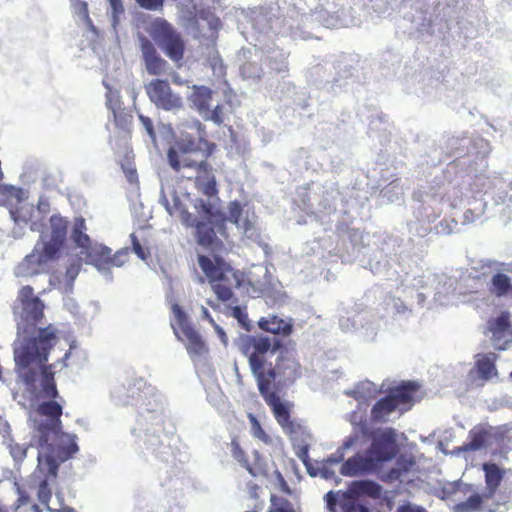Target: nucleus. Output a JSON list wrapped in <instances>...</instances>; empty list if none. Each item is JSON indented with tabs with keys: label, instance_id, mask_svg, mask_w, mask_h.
<instances>
[{
	"label": "nucleus",
	"instance_id": "f257e3e1",
	"mask_svg": "<svg viewBox=\"0 0 512 512\" xmlns=\"http://www.w3.org/2000/svg\"><path fill=\"white\" fill-rule=\"evenodd\" d=\"M57 333V329L49 324L14 349L15 365L22 382L28 388H34L40 376L41 398H60L55 381L56 363H47L50 351L58 341Z\"/></svg>",
	"mask_w": 512,
	"mask_h": 512
},
{
	"label": "nucleus",
	"instance_id": "f03ea898",
	"mask_svg": "<svg viewBox=\"0 0 512 512\" xmlns=\"http://www.w3.org/2000/svg\"><path fill=\"white\" fill-rule=\"evenodd\" d=\"M36 408L41 419L36 425L39 452L56 453L60 460H68L78 452L76 436L64 433L61 416L63 415L64 400L60 398H47Z\"/></svg>",
	"mask_w": 512,
	"mask_h": 512
},
{
	"label": "nucleus",
	"instance_id": "7ed1b4c3",
	"mask_svg": "<svg viewBox=\"0 0 512 512\" xmlns=\"http://www.w3.org/2000/svg\"><path fill=\"white\" fill-rule=\"evenodd\" d=\"M228 217L221 215L219 219L197 220L193 219L190 227L194 228V236L198 245L212 251H220L224 248L223 241L217 236L216 230L224 239L228 238L226 231V222L229 220L235 224L244 234H248L254 229L253 222L248 216L243 217V208L239 201L235 200L229 203Z\"/></svg>",
	"mask_w": 512,
	"mask_h": 512
},
{
	"label": "nucleus",
	"instance_id": "20e7f679",
	"mask_svg": "<svg viewBox=\"0 0 512 512\" xmlns=\"http://www.w3.org/2000/svg\"><path fill=\"white\" fill-rule=\"evenodd\" d=\"M281 348L282 341L278 338L272 340L265 335H243L239 338L238 349L247 358L258 388L267 385L266 373L272 365L270 358Z\"/></svg>",
	"mask_w": 512,
	"mask_h": 512
},
{
	"label": "nucleus",
	"instance_id": "39448f33",
	"mask_svg": "<svg viewBox=\"0 0 512 512\" xmlns=\"http://www.w3.org/2000/svg\"><path fill=\"white\" fill-rule=\"evenodd\" d=\"M198 265L219 301L237 303V298L234 297L233 292L241 285L237 270L217 255L212 258L206 255H198Z\"/></svg>",
	"mask_w": 512,
	"mask_h": 512
},
{
	"label": "nucleus",
	"instance_id": "423d86ee",
	"mask_svg": "<svg viewBox=\"0 0 512 512\" xmlns=\"http://www.w3.org/2000/svg\"><path fill=\"white\" fill-rule=\"evenodd\" d=\"M420 388L416 381H402L399 385L391 387L387 394L372 406L370 421L373 424L385 423L392 413L407 412L413 406Z\"/></svg>",
	"mask_w": 512,
	"mask_h": 512
},
{
	"label": "nucleus",
	"instance_id": "0eeeda50",
	"mask_svg": "<svg viewBox=\"0 0 512 512\" xmlns=\"http://www.w3.org/2000/svg\"><path fill=\"white\" fill-rule=\"evenodd\" d=\"M216 145L202 137L195 138L192 135H182L174 141L167 151V160L170 167L176 173L183 169H191L197 161L193 158L198 153L202 157L209 158L215 151Z\"/></svg>",
	"mask_w": 512,
	"mask_h": 512
},
{
	"label": "nucleus",
	"instance_id": "6e6552de",
	"mask_svg": "<svg viewBox=\"0 0 512 512\" xmlns=\"http://www.w3.org/2000/svg\"><path fill=\"white\" fill-rule=\"evenodd\" d=\"M165 55L175 63L184 58L186 44L182 35L165 19H155L148 30Z\"/></svg>",
	"mask_w": 512,
	"mask_h": 512
},
{
	"label": "nucleus",
	"instance_id": "1a4fd4ad",
	"mask_svg": "<svg viewBox=\"0 0 512 512\" xmlns=\"http://www.w3.org/2000/svg\"><path fill=\"white\" fill-rule=\"evenodd\" d=\"M174 322L171 327L177 339L185 344L190 357H200L208 352V347L199 332L190 323L188 316L178 305L172 306Z\"/></svg>",
	"mask_w": 512,
	"mask_h": 512
},
{
	"label": "nucleus",
	"instance_id": "9d476101",
	"mask_svg": "<svg viewBox=\"0 0 512 512\" xmlns=\"http://www.w3.org/2000/svg\"><path fill=\"white\" fill-rule=\"evenodd\" d=\"M278 351L275 366L269 365L268 373H266L268 388H271L272 382L277 377L281 378L284 383H294L302 376V366L295 349H290L282 344V348Z\"/></svg>",
	"mask_w": 512,
	"mask_h": 512
},
{
	"label": "nucleus",
	"instance_id": "9b49d317",
	"mask_svg": "<svg viewBox=\"0 0 512 512\" xmlns=\"http://www.w3.org/2000/svg\"><path fill=\"white\" fill-rule=\"evenodd\" d=\"M37 459L38 464L34 472L35 476L40 480L37 496L39 501L48 508V503L52 496L50 485L57 478L60 464L66 460H60L56 453L51 452H39Z\"/></svg>",
	"mask_w": 512,
	"mask_h": 512
},
{
	"label": "nucleus",
	"instance_id": "f8f14e48",
	"mask_svg": "<svg viewBox=\"0 0 512 512\" xmlns=\"http://www.w3.org/2000/svg\"><path fill=\"white\" fill-rule=\"evenodd\" d=\"M44 309V302L35 295L32 286L25 285L18 290L13 312L24 324L35 327L44 318Z\"/></svg>",
	"mask_w": 512,
	"mask_h": 512
},
{
	"label": "nucleus",
	"instance_id": "ddd939ff",
	"mask_svg": "<svg viewBox=\"0 0 512 512\" xmlns=\"http://www.w3.org/2000/svg\"><path fill=\"white\" fill-rule=\"evenodd\" d=\"M258 390L266 404L270 407L275 420L286 435L294 439L302 432L303 427L298 422L291 419L290 405L283 403L276 391L268 388L267 385H262Z\"/></svg>",
	"mask_w": 512,
	"mask_h": 512
},
{
	"label": "nucleus",
	"instance_id": "4468645a",
	"mask_svg": "<svg viewBox=\"0 0 512 512\" xmlns=\"http://www.w3.org/2000/svg\"><path fill=\"white\" fill-rule=\"evenodd\" d=\"M55 253H48L47 248L37 242L32 252L26 255L16 266L14 274L16 277L28 278L44 272L48 264L59 258Z\"/></svg>",
	"mask_w": 512,
	"mask_h": 512
},
{
	"label": "nucleus",
	"instance_id": "2eb2a0df",
	"mask_svg": "<svg viewBox=\"0 0 512 512\" xmlns=\"http://www.w3.org/2000/svg\"><path fill=\"white\" fill-rule=\"evenodd\" d=\"M146 93L152 103L166 111H175L183 108L182 97L173 92L167 80L153 79L145 87Z\"/></svg>",
	"mask_w": 512,
	"mask_h": 512
},
{
	"label": "nucleus",
	"instance_id": "dca6fc26",
	"mask_svg": "<svg viewBox=\"0 0 512 512\" xmlns=\"http://www.w3.org/2000/svg\"><path fill=\"white\" fill-rule=\"evenodd\" d=\"M373 440L367 454L380 465L392 460L396 455V432L393 428L376 430L372 433Z\"/></svg>",
	"mask_w": 512,
	"mask_h": 512
},
{
	"label": "nucleus",
	"instance_id": "f3484780",
	"mask_svg": "<svg viewBox=\"0 0 512 512\" xmlns=\"http://www.w3.org/2000/svg\"><path fill=\"white\" fill-rule=\"evenodd\" d=\"M69 224L68 218L60 214H53L49 218V233L47 235L42 233L39 241L40 244L47 248L48 253L61 255L66 243Z\"/></svg>",
	"mask_w": 512,
	"mask_h": 512
},
{
	"label": "nucleus",
	"instance_id": "a211bd4d",
	"mask_svg": "<svg viewBox=\"0 0 512 512\" xmlns=\"http://www.w3.org/2000/svg\"><path fill=\"white\" fill-rule=\"evenodd\" d=\"M207 159L208 158L203 157L201 160L197 161L196 165L191 169H194L196 172L194 178L196 188L205 196L212 198L218 195V188L213 168Z\"/></svg>",
	"mask_w": 512,
	"mask_h": 512
},
{
	"label": "nucleus",
	"instance_id": "6ab92c4d",
	"mask_svg": "<svg viewBox=\"0 0 512 512\" xmlns=\"http://www.w3.org/2000/svg\"><path fill=\"white\" fill-rule=\"evenodd\" d=\"M231 453L234 459L240 463L252 476H267L268 467L267 463L256 450L253 451V462H250L246 457L245 451L241 448L237 439L231 441Z\"/></svg>",
	"mask_w": 512,
	"mask_h": 512
},
{
	"label": "nucleus",
	"instance_id": "aec40b11",
	"mask_svg": "<svg viewBox=\"0 0 512 512\" xmlns=\"http://www.w3.org/2000/svg\"><path fill=\"white\" fill-rule=\"evenodd\" d=\"M380 467L369 456V454L356 453L352 457L343 462L340 473L346 477H355L376 472Z\"/></svg>",
	"mask_w": 512,
	"mask_h": 512
},
{
	"label": "nucleus",
	"instance_id": "412c9836",
	"mask_svg": "<svg viewBox=\"0 0 512 512\" xmlns=\"http://www.w3.org/2000/svg\"><path fill=\"white\" fill-rule=\"evenodd\" d=\"M140 47L147 72L155 76L163 74L167 68V62L159 55L154 44L142 37Z\"/></svg>",
	"mask_w": 512,
	"mask_h": 512
},
{
	"label": "nucleus",
	"instance_id": "4be33fe9",
	"mask_svg": "<svg viewBox=\"0 0 512 512\" xmlns=\"http://www.w3.org/2000/svg\"><path fill=\"white\" fill-rule=\"evenodd\" d=\"M490 438L491 431L482 425H477L469 431L468 442L464 443L460 450L464 452L481 450L487 446Z\"/></svg>",
	"mask_w": 512,
	"mask_h": 512
},
{
	"label": "nucleus",
	"instance_id": "5701e85b",
	"mask_svg": "<svg viewBox=\"0 0 512 512\" xmlns=\"http://www.w3.org/2000/svg\"><path fill=\"white\" fill-rule=\"evenodd\" d=\"M111 252L107 246L92 244L83 254L87 263L94 265L98 270H108Z\"/></svg>",
	"mask_w": 512,
	"mask_h": 512
},
{
	"label": "nucleus",
	"instance_id": "b1692460",
	"mask_svg": "<svg viewBox=\"0 0 512 512\" xmlns=\"http://www.w3.org/2000/svg\"><path fill=\"white\" fill-rule=\"evenodd\" d=\"M258 326L261 330L274 335L289 336L293 331L292 324L278 316L262 317L258 321Z\"/></svg>",
	"mask_w": 512,
	"mask_h": 512
},
{
	"label": "nucleus",
	"instance_id": "393cba45",
	"mask_svg": "<svg viewBox=\"0 0 512 512\" xmlns=\"http://www.w3.org/2000/svg\"><path fill=\"white\" fill-rule=\"evenodd\" d=\"M87 226L83 217H77L73 221L71 230V239L75 245L84 253L93 244L91 238L86 233Z\"/></svg>",
	"mask_w": 512,
	"mask_h": 512
},
{
	"label": "nucleus",
	"instance_id": "a878e982",
	"mask_svg": "<svg viewBox=\"0 0 512 512\" xmlns=\"http://www.w3.org/2000/svg\"><path fill=\"white\" fill-rule=\"evenodd\" d=\"M162 203L171 216H177L181 219L183 225L187 227L193 224V219L195 217H193V215L187 210L179 196L174 194L172 196V203H170L168 199H164Z\"/></svg>",
	"mask_w": 512,
	"mask_h": 512
},
{
	"label": "nucleus",
	"instance_id": "bb28decb",
	"mask_svg": "<svg viewBox=\"0 0 512 512\" xmlns=\"http://www.w3.org/2000/svg\"><path fill=\"white\" fill-rule=\"evenodd\" d=\"M482 469L485 473L488 497H492L503 480L504 472L495 463H484Z\"/></svg>",
	"mask_w": 512,
	"mask_h": 512
},
{
	"label": "nucleus",
	"instance_id": "cd10ccee",
	"mask_svg": "<svg viewBox=\"0 0 512 512\" xmlns=\"http://www.w3.org/2000/svg\"><path fill=\"white\" fill-rule=\"evenodd\" d=\"M107 87L108 92L106 94V106L112 111L116 125L124 126L125 124L130 123L132 116L126 114L122 115L120 113L121 101L119 93L113 92L109 86Z\"/></svg>",
	"mask_w": 512,
	"mask_h": 512
},
{
	"label": "nucleus",
	"instance_id": "c85d7f7f",
	"mask_svg": "<svg viewBox=\"0 0 512 512\" xmlns=\"http://www.w3.org/2000/svg\"><path fill=\"white\" fill-rule=\"evenodd\" d=\"M33 213L34 207L28 203H19V205L10 210V214L16 224L20 225L31 223L30 229L32 231H38L39 226L36 222L32 221Z\"/></svg>",
	"mask_w": 512,
	"mask_h": 512
},
{
	"label": "nucleus",
	"instance_id": "c756f323",
	"mask_svg": "<svg viewBox=\"0 0 512 512\" xmlns=\"http://www.w3.org/2000/svg\"><path fill=\"white\" fill-rule=\"evenodd\" d=\"M350 493H354L356 495H365L373 499H379L382 495V486L372 480L355 481L351 486Z\"/></svg>",
	"mask_w": 512,
	"mask_h": 512
},
{
	"label": "nucleus",
	"instance_id": "7c9ffc66",
	"mask_svg": "<svg viewBox=\"0 0 512 512\" xmlns=\"http://www.w3.org/2000/svg\"><path fill=\"white\" fill-rule=\"evenodd\" d=\"M212 90L206 86H194L191 101L199 112L209 111Z\"/></svg>",
	"mask_w": 512,
	"mask_h": 512
},
{
	"label": "nucleus",
	"instance_id": "2f4dec72",
	"mask_svg": "<svg viewBox=\"0 0 512 512\" xmlns=\"http://www.w3.org/2000/svg\"><path fill=\"white\" fill-rule=\"evenodd\" d=\"M491 292L498 297H502L507 294L512 295V284L510 282V278L503 273L495 274L491 279Z\"/></svg>",
	"mask_w": 512,
	"mask_h": 512
},
{
	"label": "nucleus",
	"instance_id": "473e14b6",
	"mask_svg": "<svg viewBox=\"0 0 512 512\" xmlns=\"http://www.w3.org/2000/svg\"><path fill=\"white\" fill-rule=\"evenodd\" d=\"M358 441V435L353 434L345 438L342 445L337 449V451L329 456L326 460H324V464L329 466L336 465L343 461L344 453L349 448L353 447Z\"/></svg>",
	"mask_w": 512,
	"mask_h": 512
},
{
	"label": "nucleus",
	"instance_id": "72a5a7b5",
	"mask_svg": "<svg viewBox=\"0 0 512 512\" xmlns=\"http://www.w3.org/2000/svg\"><path fill=\"white\" fill-rule=\"evenodd\" d=\"M476 369L482 380H489L497 375V370L494 361L488 356L484 355L476 361Z\"/></svg>",
	"mask_w": 512,
	"mask_h": 512
},
{
	"label": "nucleus",
	"instance_id": "f704fd0d",
	"mask_svg": "<svg viewBox=\"0 0 512 512\" xmlns=\"http://www.w3.org/2000/svg\"><path fill=\"white\" fill-rule=\"evenodd\" d=\"M248 419L251 425V434L254 438L260 440L266 445H272L273 444V438L263 429L261 423L257 419V417L249 413Z\"/></svg>",
	"mask_w": 512,
	"mask_h": 512
},
{
	"label": "nucleus",
	"instance_id": "c9c22d12",
	"mask_svg": "<svg viewBox=\"0 0 512 512\" xmlns=\"http://www.w3.org/2000/svg\"><path fill=\"white\" fill-rule=\"evenodd\" d=\"M342 512H369L367 507L357 502L350 492H342L340 497Z\"/></svg>",
	"mask_w": 512,
	"mask_h": 512
},
{
	"label": "nucleus",
	"instance_id": "e433bc0d",
	"mask_svg": "<svg viewBox=\"0 0 512 512\" xmlns=\"http://www.w3.org/2000/svg\"><path fill=\"white\" fill-rule=\"evenodd\" d=\"M268 512H297L293 503L285 497L272 494Z\"/></svg>",
	"mask_w": 512,
	"mask_h": 512
},
{
	"label": "nucleus",
	"instance_id": "4c0bfd02",
	"mask_svg": "<svg viewBox=\"0 0 512 512\" xmlns=\"http://www.w3.org/2000/svg\"><path fill=\"white\" fill-rule=\"evenodd\" d=\"M483 498L479 494L470 495L465 501L456 505L459 512H477L481 509Z\"/></svg>",
	"mask_w": 512,
	"mask_h": 512
},
{
	"label": "nucleus",
	"instance_id": "58836bf2",
	"mask_svg": "<svg viewBox=\"0 0 512 512\" xmlns=\"http://www.w3.org/2000/svg\"><path fill=\"white\" fill-rule=\"evenodd\" d=\"M510 326L508 314H501L495 319L489 321V330L493 335H501L508 330Z\"/></svg>",
	"mask_w": 512,
	"mask_h": 512
},
{
	"label": "nucleus",
	"instance_id": "ea45409f",
	"mask_svg": "<svg viewBox=\"0 0 512 512\" xmlns=\"http://www.w3.org/2000/svg\"><path fill=\"white\" fill-rule=\"evenodd\" d=\"M193 206L199 215L204 216L206 219L214 218L215 214L213 211V206L210 203H207L205 200L197 198L194 200Z\"/></svg>",
	"mask_w": 512,
	"mask_h": 512
},
{
	"label": "nucleus",
	"instance_id": "a19ab883",
	"mask_svg": "<svg viewBox=\"0 0 512 512\" xmlns=\"http://www.w3.org/2000/svg\"><path fill=\"white\" fill-rule=\"evenodd\" d=\"M232 316L237 319L239 324L245 328L246 330H249L250 328V321L248 318L247 312L242 309L240 306L235 305L232 307Z\"/></svg>",
	"mask_w": 512,
	"mask_h": 512
},
{
	"label": "nucleus",
	"instance_id": "79ce46f5",
	"mask_svg": "<svg viewBox=\"0 0 512 512\" xmlns=\"http://www.w3.org/2000/svg\"><path fill=\"white\" fill-rule=\"evenodd\" d=\"M135 2L145 10L161 11L164 7L165 0H135Z\"/></svg>",
	"mask_w": 512,
	"mask_h": 512
},
{
	"label": "nucleus",
	"instance_id": "37998d69",
	"mask_svg": "<svg viewBox=\"0 0 512 512\" xmlns=\"http://www.w3.org/2000/svg\"><path fill=\"white\" fill-rule=\"evenodd\" d=\"M128 259L127 250H119L114 255H110L109 261V269L111 267H120L122 266Z\"/></svg>",
	"mask_w": 512,
	"mask_h": 512
},
{
	"label": "nucleus",
	"instance_id": "c03bdc74",
	"mask_svg": "<svg viewBox=\"0 0 512 512\" xmlns=\"http://www.w3.org/2000/svg\"><path fill=\"white\" fill-rule=\"evenodd\" d=\"M81 268V263L79 261L70 264L65 272V277L67 278L69 285L72 286L74 280L78 276Z\"/></svg>",
	"mask_w": 512,
	"mask_h": 512
},
{
	"label": "nucleus",
	"instance_id": "a18cd8bd",
	"mask_svg": "<svg viewBox=\"0 0 512 512\" xmlns=\"http://www.w3.org/2000/svg\"><path fill=\"white\" fill-rule=\"evenodd\" d=\"M416 462L413 458L401 457L397 460L396 467L399 468L402 475L407 474L414 466Z\"/></svg>",
	"mask_w": 512,
	"mask_h": 512
},
{
	"label": "nucleus",
	"instance_id": "49530a36",
	"mask_svg": "<svg viewBox=\"0 0 512 512\" xmlns=\"http://www.w3.org/2000/svg\"><path fill=\"white\" fill-rule=\"evenodd\" d=\"M211 120L216 125L220 126L224 122V109L222 105H217L214 109L210 111V115L207 118Z\"/></svg>",
	"mask_w": 512,
	"mask_h": 512
},
{
	"label": "nucleus",
	"instance_id": "de8ad7c7",
	"mask_svg": "<svg viewBox=\"0 0 512 512\" xmlns=\"http://www.w3.org/2000/svg\"><path fill=\"white\" fill-rule=\"evenodd\" d=\"M340 497H341V494H339V492L334 493L333 491H329L325 495L327 508L329 509L330 512H336L337 504L340 505Z\"/></svg>",
	"mask_w": 512,
	"mask_h": 512
},
{
	"label": "nucleus",
	"instance_id": "09e8293b",
	"mask_svg": "<svg viewBox=\"0 0 512 512\" xmlns=\"http://www.w3.org/2000/svg\"><path fill=\"white\" fill-rule=\"evenodd\" d=\"M139 119H140L142 125L144 126L146 132L150 136V138L153 141H155L156 140V133H155V130H154V127H153L152 120L149 117L144 116V115H139Z\"/></svg>",
	"mask_w": 512,
	"mask_h": 512
},
{
	"label": "nucleus",
	"instance_id": "8fccbe9b",
	"mask_svg": "<svg viewBox=\"0 0 512 512\" xmlns=\"http://www.w3.org/2000/svg\"><path fill=\"white\" fill-rule=\"evenodd\" d=\"M402 473L397 467L391 468L385 475L381 477L384 482H394L402 477Z\"/></svg>",
	"mask_w": 512,
	"mask_h": 512
},
{
	"label": "nucleus",
	"instance_id": "3c124183",
	"mask_svg": "<svg viewBox=\"0 0 512 512\" xmlns=\"http://www.w3.org/2000/svg\"><path fill=\"white\" fill-rule=\"evenodd\" d=\"M131 242H132L133 250L137 254V256L140 257L141 259H145L146 258L145 251L135 234H131Z\"/></svg>",
	"mask_w": 512,
	"mask_h": 512
},
{
	"label": "nucleus",
	"instance_id": "603ef678",
	"mask_svg": "<svg viewBox=\"0 0 512 512\" xmlns=\"http://www.w3.org/2000/svg\"><path fill=\"white\" fill-rule=\"evenodd\" d=\"M27 449L21 445H14L11 447V455L16 460H22L26 457Z\"/></svg>",
	"mask_w": 512,
	"mask_h": 512
},
{
	"label": "nucleus",
	"instance_id": "864d4df0",
	"mask_svg": "<svg viewBox=\"0 0 512 512\" xmlns=\"http://www.w3.org/2000/svg\"><path fill=\"white\" fill-rule=\"evenodd\" d=\"M396 512H427L423 507L421 506H414L409 503L400 505Z\"/></svg>",
	"mask_w": 512,
	"mask_h": 512
},
{
	"label": "nucleus",
	"instance_id": "5fc2aeb1",
	"mask_svg": "<svg viewBox=\"0 0 512 512\" xmlns=\"http://www.w3.org/2000/svg\"><path fill=\"white\" fill-rule=\"evenodd\" d=\"M108 1H109V4H110V6H111V8L113 10V13L115 15L124 12V7H123V4H122V0H108Z\"/></svg>",
	"mask_w": 512,
	"mask_h": 512
},
{
	"label": "nucleus",
	"instance_id": "6e6d98bb",
	"mask_svg": "<svg viewBox=\"0 0 512 512\" xmlns=\"http://www.w3.org/2000/svg\"><path fill=\"white\" fill-rule=\"evenodd\" d=\"M331 467L332 466H329L327 464L322 463L320 471H321V474H322V476L324 478L329 479V478H332L334 476V471L331 470Z\"/></svg>",
	"mask_w": 512,
	"mask_h": 512
},
{
	"label": "nucleus",
	"instance_id": "4d7b16f0",
	"mask_svg": "<svg viewBox=\"0 0 512 512\" xmlns=\"http://www.w3.org/2000/svg\"><path fill=\"white\" fill-rule=\"evenodd\" d=\"M297 456L303 461L304 464H307V460L309 458L308 446L304 445V446L299 447V450L297 452Z\"/></svg>",
	"mask_w": 512,
	"mask_h": 512
},
{
	"label": "nucleus",
	"instance_id": "13d9d810",
	"mask_svg": "<svg viewBox=\"0 0 512 512\" xmlns=\"http://www.w3.org/2000/svg\"><path fill=\"white\" fill-rule=\"evenodd\" d=\"M201 313L203 319H206L212 326L215 325L216 322L206 307H201Z\"/></svg>",
	"mask_w": 512,
	"mask_h": 512
},
{
	"label": "nucleus",
	"instance_id": "bf43d9fd",
	"mask_svg": "<svg viewBox=\"0 0 512 512\" xmlns=\"http://www.w3.org/2000/svg\"><path fill=\"white\" fill-rule=\"evenodd\" d=\"M213 328L214 330L216 331L217 335L219 336V338L224 342L226 343L227 341V335L225 333V331L217 324L215 323V325H213Z\"/></svg>",
	"mask_w": 512,
	"mask_h": 512
},
{
	"label": "nucleus",
	"instance_id": "052dcab7",
	"mask_svg": "<svg viewBox=\"0 0 512 512\" xmlns=\"http://www.w3.org/2000/svg\"><path fill=\"white\" fill-rule=\"evenodd\" d=\"M70 355H71V351L70 350L66 351L64 356L59 361H57V363H61L62 367H67L68 366L67 360L69 359Z\"/></svg>",
	"mask_w": 512,
	"mask_h": 512
},
{
	"label": "nucleus",
	"instance_id": "680f3d73",
	"mask_svg": "<svg viewBox=\"0 0 512 512\" xmlns=\"http://www.w3.org/2000/svg\"><path fill=\"white\" fill-rule=\"evenodd\" d=\"M48 511L49 512H76L75 509H73L71 507H64L62 509H51L50 507H48Z\"/></svg>",
	"mask_w": 512,
	"mask_h": 512
},
{
	"label": "nucleus",
	"instance_id": "e2e57ef3",
	"mask_svg": "<svg viewBox=\"0 0 512 512\" xmlns=\"http://www.w3.org/2000/svg\"><path fill=\"white\" fill-rule=\"evenodd\" d=\"M249 489L253 497H257L258 486L256 484H249Z\"/></svg>",
	"mask_w": 512,
	"mask_h": 512
},
{
	"label": "nucleus",
	"instance_id": "0e129e2a",
	"mask_svg": "<svg viewBox=\"0 0 512 512\" xmlns=\"http://www.w3.org/2000/svg\"><path fill=\"white\" fill-rule=\"evenodd\" d=\"M38 209L42 212H47L48 209H49V204L48 203H43V202H40L38 204Z\"/></svg>",
	"mask_w": 512,
	"mask_h": 512
},
{
	"label": "nucleus",
	"instance_id": "69168bd1",
	"mask_svg": "<svg viewBox=\"0 0 512 512\" xmlns=\"http://www.w3.org/2000/svg\"><path fill=\"white\" fill-rule=\"evenodd\" d=\"M173 82L178 85L182 84V80L180 79V77L177 74L173 77Z\"/></svg>",
	"mask_w": 512,
	"mask_h": 512
},
{
	"label": "nucleus",
	"instance_id": "338daca9",
	"mask_svg": "<svg viewBox=\"0 0 512 512\" xmlns=\"http://www.w3.org/2000/svg\"><path fill=\"white\" fill-rule=\"evenodd\" d=\"M361 432H362L364 435H366V434L368 433V428H367L366 423H363V424L361 425Z\"/></svg>",
	"mask_w": 512,
	"mask_h": 512
},
{
	"label": "nucleus",
	"instance_id": "774afa93",
	"mask_svg": "<svg viewBox=\"0 0 512 512\" xmlns=\"http://www.w3.org/2000/svg\"><path fill=\"white\" fill-rule=\"evenodd\" d=\"M135 175H136V171H135V170L130 171V176H131V177H132V176H135Z\"/></svg>",
	"mask_w": 512,
	"mask_h": 512
}]
</instances>
